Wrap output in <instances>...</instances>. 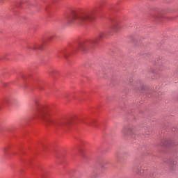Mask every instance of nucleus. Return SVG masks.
<instances>
[{
    "instance_id": "obj_1",
    "label": "nucleus",
    "mask_w": 178,
    "mask_h": 178,
    "mask_svg": "<svg viewBox=\"0 0 178 178\" xmlns=\"http://www.w3.org/2000/svg\"><path fill=\"white\" fill-rule=\"evenodd\" d=\"M36 113L34 115V119H38L42 122L45 126H53L56 129H67L69 122L63 120H56L51 118V108L43 106L40 104L38 101H35Z\"/></svg>"
},
{
    "instance_id": "obj_2",
    "label": "nucleus",
    "mask_w": 178,
    "mask_h": 178,
    "mask_svg": "<svg viewBox=\"0 0 178 178\" xmlns=\"http://www.w3.org/2000/svg\"><path fill=\"white\" fill-rule=\"evenodd\" d=\"M98 11L97 8H95L86 11H74L67 19L68 24H78L79 26H86L87 23L95 20V15Z\"/></svg>"
},
{
    "instance_id": "obj_3",
    "label": "nucleus",
    "mask_w": 178,
    "mask_h": 178,
    "mask_svg": "<svg viewBox=\"0 0 178 178\" xmlns=\"http://www.w3.org/2000/svg\"><path fill=\"white\" fill-rule=\"evenodd\" d=\"M104 37L105 33H100L98 37L95 39L86 40L84 41H82L79 42L78 45V49L83 51L84 52L88 51L89 49H92L95 48V46L97 45V44H99L101 39L104 38Z\"/></svg>"
},
{
    "instance_id": "obj_4",
    "label": "nucleus",
    "mask_w": 178,
    "mask_h": 178,
    "mask_svg": "<svg viewBox=\"0 0 178 178\" xmlns=\"http://www.w3.org/2000/svg\"><path fill=\"white\" fill-rule=\"evenodd\" d=\"M30 49H33V51H37V49H42V44H33V46H29Z\"/></svg>"
},
{
    "instance_id": "obj_5",
    "label": "nucleus",
    "mask_w": 178,
    "mask_h": 178,
    "mask_svg": "<svg viewBox=\"0 0 178 178\" xmlns=\"http://www.w3.org/2000/svg\"><path fill=\"white\" fill-rule=\"evenodd\" d=\"M124 134H127L128 136H133V130L131 129H124L123 131Z\"/></svg>"
},
{
    "instance_id": "obj_6",
    "label": "nucleus",
    "mask_w": 178,
    "mask_h": 178,
    "mask_svg": "<svg viewBox=\"0 0 178 178\" xmlns=\"http://www.w3.org/2000/svg\"><path fill=\"white\" fill-rule=\"evenodd\" d=\"M111 29L113 31H116L119 29V25H113Z\"/></svg>"
},
{
    "instance_id": "obj_7",
    "label": "nucleus",
    "mask_w": 178,
    "mask_h": 178,
    "mask_svg": "<svg viewBox=\"0 0 178 178\" xmlns=\"http://www.w3.org/2000/svg\"><path fill=\"white\" fill-rule=\"evenodd\" d=\"M60 55H63V56H65V58H67V56H66V50H63L60 52Z\"/></svg>"
},
{
    "instance_id": "obj_8",
    "label": "nucleus",
    "mask_w": 178,
    "mask_h": 178,
    "mask_svg": "<svg viewBox=\"0 0 178 178\" xmlns=\"http://www.w3.org/2000/svg\"><path fill=\"white\" fill-rule=\"evenodd\" d=\"M55 37V35H51L49 38V41H52V40H54V38Z\"/></svg>"
},
{
    "instance_id": "obj_9",
    "label": "nucleus",
    "mask_w": 178,
    "mask_h": 178,
    "mask_svg": "<svg viewBox=\"0 0 178 178\" xmlns=\"http://www.w3.org/2000/svg\"><path fill=\"white\" fill-rule=\"evenodd\" d=\"M83 123H84L85 124H87V126H91V124H88L87 122L82 120Z\"/></svg>"
},
{
    "instance_id": "obj_10",
    "label": "nucleus",
    "mask_w": 178,
    "mask_h": 178,
    "mask_svg": "<svg viewBox=\"0 0 178 178\" xmlns=\"http://www.w3.org/2000/svg\"><path fill=\"white\" fill-rule=\"evenodd\" d=\"M4 152L6 154V148H4Z\"/></svg>"
},
{
    "instance_id": "obj_11",
    "label": "nucleus",
    "mask_w": 178,
    "mask_h": 178,
    "mask_svg": "<svg viewBox=\"0 0 178 178\" xmlns=\"http://www.w3.org/2000/svg\"><path fill=\"white\" fill-rule=\"evenodd\" d=\"M39 88H40L41 90H44L43 88H41V86H39Z\"/></svg>"
},
{
    "instance_id": "obj_12",
    "label": "nucleus",
    "mask_w": 178,
    "mask_h": 178,
    "mask_svg": "<svg viewBox=\"0 0 178 178\" xmlns=\"http://www.w3.org/2000/svg\"><path fill=\"white\" fill-rule=\"evenodd\" d=\"M6 102L9 103V102H8V100H6Z\"/></svg>"
}]
</instances>
